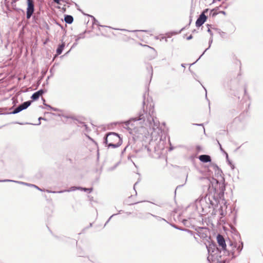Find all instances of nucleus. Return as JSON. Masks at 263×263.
I'll return each instance as SVG.
<instances>
[{"label": "nucleus", "mask_w": 263, "mask_h": 263, "mask_svg": "<svg viewBox=\"0 0 263 263\" xmlns=\"http://www.w3.org/2000/svg\"><path fill=\"white\" fill-rule=\"evenodd\" d=\"M43 92L44 91L43 90H40L34 93L31 98L33 100H36L43 95Z\"/></svg>", "instance_id": "9b49d317"}, {"label": "nucleus", "mask_w": 263, "mask_h": 263, "mask_svg": "<svg viewBox=\"0 0 263 263\" xmlns=\"http://www.w3.org/2000/svg\"><path fill=\"white\" fill-rule=\"evenodd\" d=\"M54 2L57 4H60V0H53Z\"/></svg>", "instance_id": "dca6fc26"}, {"label": "nucleus", "mask_w": 263, "mask_h": 263, "mask_svg": "<svg viewBox=\"0 0 263 263\" xmlns=\"http://www.w3.org/2000/svg\"><path fill=\"white\" fill-rule=\"evenodd\" d=\"M206 18L207 17L204 13H202L196 22V26L200 27L206 21Z\"/></svg>", "instance_id": "6e6552de"}, {"label": "nucleus", "mask_w": 263, "mask_h": 263, "mask_svg": "<svg viewBox=\"0 0 263 263\" xmlns=\"http://www.w3.org/2000/svg\"><path fill=\"white\" fill-rule=\"evenodd\" d=\"M64 20L66 23L68 24H71L72 23L73 18L72 16L67 15L65 16Z\"/></svg>", "instance_id": "ddd939ff"}, {"label": "nucleus", "mask_w": 263, "mask_h": 263, "mask_svg": "<svg viewBox=\"0 0 263 263\" xmlns=\"http://www.w3.org/2000/svg\"><path fill=\"white\" fill-rule=\"evenodd\" d=\"M122 40L124 42H128L130 41H133V39L130 37L128 34H124L121 37Z\"/></svg>", "instance_id": "f8f14e48"}, {"label": "nucleus", "mask_w": 263, "mask_h": 263, "mask_svg": "<svg viewBox=\"0 0 263 263\" xmlns=\"http://www.w3.org/2000/svg\"><path fill=\"white\" fill-rule=\"evenodd\" d=\"M127 128L132 133L137 130L138 127V121L136 120H130L126 123Z\"/></svg>", "instance_id": "7ed1b4c3"}, {"label": "nucleus", "mask_w": 263, "mask_h": 263, "mask_svg": "<svg viewBox=\"0 0 263 263\" xmlns=\"http://www.w3.org/2000/svg\"><path fill=\"white\" fill-rule=\"evenodd\" d=\"M31 101H27L24 102L13 111V114H17L21 111L27 108L31 104Z\"/></svg>", "instance_id": "39448f33"}, {"label": "nucleus", "mask_w": 263, "mask_h": 263, "mask_svg": "<svg viewBox=\"0 0 263 263\" xmlns=\"http://www.w3.org/2000/svg\"><path fill=\"white\" fill-rule=\"evenodd\" d=\"M105 143L109 147L116 148L122 144V140L117 134L111 133L106 135Z\"/></svg>", "instance_id": "f257e3e1"}, {"label": "nucleus", "mask_w": 263, "mask_h": 263, "mask_svg": "<svg viewBox=\"0 0 263 263\" xmlns=\"http://www.w3.org/2000/svg\"><path fill=\"white\" fill-rule=\"evenodd\" d=\"M31 101H27L24 102L13 111V114H17L21 111L27 108L31 104Z\"/></svg>", "instance_id": "423d86ee"}, {"label": "nucleus", "mask_w": 263, "mask_h": 263, "mask_svg": "<svg viewBox=\"0 0 263 263\" xmlns=\"http://www.w3.org/2000/svg\"><path fill=\"white\" fill-rule=\"evenodd\" d=\"M148 35H150V33L148 31L141 30L137 33V36L142 40H144L145 37H148Z\"/></svg>", "instance_id": "1a4fd4ad"}, {"label": "nucleus", "mask_w": 263, "mask_h": 263, "mask_svg": "<svg viewBox=\"0 0 263 263\" xmlns=\"http://www.w3.org/2000/svg\"><path fill=\"white\" fill-rule=\"evenodd\" d=\"M147 48L146 50V56L149 60L155 58L156 56L157 52L155 49L148 46H145Z\"/></svg>", "instance_id": "20e7f679"}, {"label": "nucleus", "mask_w": 263, "mask_h": 263, "mask_svg": "<svg viewBox=\"0 0 263 263\" xmlns=\"http://www.w3.org/2000/svg\"><path fill=\"white\" fill-rule=\"evenodd\" d=\"M128 202V204H133V203H129V202Z\"/></svg>", "instance_id": "f3484780"}, {"label": "nucleus", "mask_w": 263, "mask_h": 263, "mask_svg": "<svg viewBox=\"0 0 263 263\" xmlns=\"http://www.w3.org/2000/svg\"><path fill=\"white\" fill-rule=\"evenodd\" d=\"M65 43H63L61 45H60L57 49V53L58 55H59L62 53L63 50L65 47Z\"/></svg>", "instance_id": "4468645a"}, {"label": "nucleus", "mask_w": 263, "mask_h": 263, "mask_svg": "<svg viewBox=\"0 0 263 263\" xmlns=\"http://www.w3.org/2000/svg\"><path fill=\"white\" fill-rule=\"evenodd\" d=\"M83 190L84 191H89V192H91L92 190V189H86V188H84V189H83Z\"/></svg>", "instance_id": "2eb2a0df"}, {"label": "nucleus", "mask_w": 263, "mask_h": 263, "mask_svg": "<svg viewBox=\"0 0 263 263\" xmlns=\"http://www.w3.org/2000/svg\"><path fill=\"white\" fill-rule=\"evenodd\" d=\"M27 18H30L34 11V5L33 0H27Z\"/></svg>", "instance_id": "f03ea898"}, {"label": "nucleus", "mask_w": 263, "mask_h": 263, "mask_svg": "<svg viewBox=\"0 0 263 263\" xmlns=\"http://www.w3.org/2000/svg\"><path fill=\"white\" fill-rule=\"evenodd\" d=\"M199 159L203 162H209L211 161L210 156L206 155H202L199 157Z\"/></svg>", "instance_id": "9d476101"}, {"label": "nucleus", "mask_w": 263, "mask_h": 263, "mask_svg": "<svg viewBox=\"0 0 263 263\" xmlns=\"http://www.w3.org/2000/svg\"><path fill=\"white\" fill-rule=\"evenodd\" d=\"M217 241L219 246L221 247V249L223 250H226L227 246L226 244L225 240L221 235L218 234L217 236Z\"/></svg>", "instance_id": "0eeeda50"}]
</instances>
